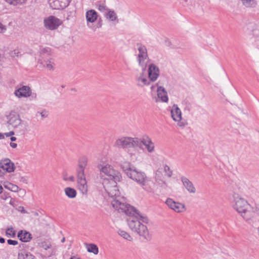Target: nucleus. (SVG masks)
I'll return each instance as SVG.
<instances>
[{"label": "nucleus", "instance_id": "1", "mask_svg": "<svg viewBox=\"0 0 259 259\" xmlns=\"http://www.w3.org/2000/svg\"><path fill=\"white\" fill-rule=\"evenodd\" d=\"M140 221L145 224L149 222L148 218L146 216L141 215L138 211L137 214H132L126 219L127 225L133 232L145 239L149 240L150 236L147 227L142 224Z\"/></svg>", "mask_w": 259, "mask_h": 259}, {"label": "nucleus", "instance_id": "2", "mask_svg": "<svg viewBox=\"0 0 259 259\" xmlns=\"http://www.w3.org/2000/svg\"><path fill=\"white\" fill-rule=\"evenodd\" d=\"M125 170L127 176L137 182L144 190L148 192H153V182L144 172L131 167H127Z\"/></svg>", "mask_w": 259, "mask_h": 259}, {"label": "nucleus", "instance_id": "3", "mask_svg": "<svg viewBox=\"0 0 259 259\" xmlns=\"http://www.w3.org/2000/svg\"><path fill=\"white\" fill-rule=\"evenodd\" d=\"M87 158H81L78 161L76 168V176L78 188L82 194H86L88 192L87 182L84 174V169L87 165Z\"/></svg>", "mask_w": 259, "mask_h": 259}, {"label": "nucleus", "instance_id": "4", "mask_svg": "<svg viewBox=\"0 0 259 259\" xmlns=\"http://www.w3.org/2000/svg\"><path fill=\"white\" fill-rule=\"evenodd\" d=\"M234 201L233 208L241 214L246 221L250 220L253 215V212L248 209L250 206L248 202L239 196H234Z\"/></svg>", "mask_w": 259, "mask_h": 259}, {"label": "nucleus", "instance_id": "5", "mask_svg": "<svg viewBox=\"0 0 259 259\" xmlns=\"http://www.w3.org/2000/svg\"><path fill=\"white\" fill-rule=\"evenodd\" d=\"M7 123L11 125L15 129L16 132L20 135H24L26 131V125L22 122L19 115L15 111H11L7 116Z\"/></svg>", "mask_w": 259, "mask_h": 259}, {"label": "nucleus", "instance_id": "6", "mask_svg": "<svg viewBox=\"0 0 259 259\" xmlns=\"http://www.w3.org/2000/svg\"><path fill=\"white\" fill-rule=\"evenodd\" d=\"M137 138L130 137H122L116 140L114 146L118 149H126L130 148H136L138 145Z\"/></svg>", "mask_w": 259, "mask_h": 259}, {"label": "nucleus", "instance_id": "7", "mask_svg": "<svg viewBox=\"0 0 259 259\" xmlns=\"http://www.w3.org/2000/svg\"><path fill=\"white\" fill-rule=\"evenodd\" d=\"M99 168L101 172V175L104 174L107 177V178H102L103 181L105 179L108 180L109 181H112L113 179H114L115 181H121L122 179L120 173L114 170L110 165H100Z\"/></svg>", "mask_w": 259, "mask_h": 259}, {"label": "nucleus", "instance_id": "8", "mask_svg": "<svg viewBox=\"0 0 259 259\" xmlns=\"http://www.w3.org/2000/svg\"><path fill=\"white\" fill-rule=\"evenodd\" d=\"M112 205L114 208L118 211L120 210L122 212H124L128 217L132 214H137L138 210L134 207L128 204L122 203L116 198L112 201Z\"/></svg>", "mask_w": 259, "mask_h": 259}, {"label": "nucleus", "instance_id": "9", "mask_svg": "<svg viewBox=\"0 0 259 259\" xmlns=\"http://www.w3.org/2000/svg\"><path fill=\"white\" fill-rule=\"evenodd\" d=\"M120 181H115L114 179L110 181L106 179L103 181L102 184L103 187L109 196L111 197H116L119 196L120 193L117 187V182Z\"/></svg>", "mask_w": 259, "mask_h": 259}, {"label": "nucleus", "instance_id": "10", "mask_svg": "<svg viewBox=\"0 0 259 259\" xmlns=\"http://www.w3.org/2000/svg\"><path fill=\"white\" fill-rule=\"evenodd\" d=\"M44 22L45 28L51 30L57 29L62 23L60 19L54 16H50L45 18Z\"/></svg>", "mask_w": 259, "mask_h": 259}, {"label": "nucleus", "instance_id": "11", "mask_svg": "<svg viewBox=\"0 0 259 259\" xmlns=\"http://www.w3.org/2000/svg\"><path fill=\"white\" fill-rule=\"evenodd\" d=\"M137 140L139 142V144L138 145H136V147L142 148V145H143L145 146V148L148 152L152 153L154 151V144L149 136H144L141 139L137 138Z\"/></svg>", "mask_w": 259, "mask_h": 259}, {"label": "nucleus", "instance_id": "12", "mask_svg": "<svg viewBox=\"0 0 259 259\" xmlns=\"http://www.w3.org/2000/svg\"><path fill=\"white\" fill-rule=\"evenodd\" d=\"M165 203L169 208L177 212H183L186 209L184 204L176 202L170 198H168L166 200Z\"/></svg>", "mask_w": 259, "mask_h": 259}, {"label": "nucleus", "instance_id": "13", "mask_svg": "<svg viewBox=\"0 0 259 259\" xmlns=\"http://www.w3.org/2000/svg\"><path fill=\"white\" fill-rule=\"evenodd\" d=\"M138 50L139 54L138 55V61L140 65H147L146 60L148 59L147 51L146 47L141 44H138Z\"/></svg>", "mask_w": 259, "mask_h": 259}, {"label": "nucleus", "instance_id": "14", "mask_svg": "<svg viewBox=\"0 0 259 259\" xmlns=\"http://www.w3.org/2000/svg\"><path fill=\"white\" fill-rule=\"evenodd\" d=\"M71 0H48L50 7L53 9H64L68 7Z\"/></svg>", "mask_w": 259, "mask_h": 259}, {"label": "nucleus", "instance_id": "15", "mask_svg": "<svg viewBox=\"0 0 259 259\" xmlns=\"http://www.w3.org/2000/svg\"><path fill=\"white\" fill-rule=\"evenodd\" d=\"M146 71V67L142 69V71L139 74L136 76V80L137 82V85L142 88L145 85H149L150 81L147 78Z\"/></svg>", "mask_w": 259, "mask_h": 259}, {"label": "nucleus", "instance_id": "16", "mask_svg": "<svg viewBox=\"0 0 259 259\" xmlns=\"http://www.w3.org/2000/svg\"><path fill=\"white\" fill-rule=\"evenodd\" d=\"M0 167L8 172H12L15 170V166L9 158L0 160Z\"/></svg>", "mask_w": 259, "mask_h": 259}, {"label": "nucleus", "instance_id": "17", "mask_svg": "<svg viewBox=\"0 0 259 259\" xmlns=\"http://www.w3.org/2000/svg\"><path fill=\"white\" fill-rule=\"evenodd\" d=\"M98 17V13L95 10L91 9L87 11L85 13L87 26L91 28V24L97 20Z\"/></svg>", "mask_w": 259, "mask_h": 259}, {"label": "nucleus", "instance_id": "18", "mask_svg": "<svg viewBox=\"0 0 259 259\" xmlns=\"http://www.w3.org/2000/svg\"><path fill=\"white\" fill-rule=\"evenodd\" d=\"M148 77L150 81H155L159 75V69L157 66H148Z\"/></svg>", "mask_w": 259, "mask_h": 259}, {"label": "nucleus", "instance_id": "19", "mask_svg": "<svg viewBox=\"0 0 259 259\" xmlns=\"http://www.w3.org/2000/svg\"><path fill=\"white\" fill-rule=\"evenodd\" d=\"M16 96L21 97H28L31 95L30 88L28 86H23L16 90L14 93Z\"/></svg>", "mask_w": 259, "mask_h": 259}, {"label": "nucleus", "instance_id": "20", "mask_svg": "<svg viewBox=\"0 0 259 259\" xmlns=\"http://www.w3.org/2000/svg\"><path fill=\"white\" fill-rule=\"evenodd\" d=\"M171 116L175 121L182 120V112L177 104H174L170 111Z\"/></svg>", "mask_w": 259, "mask_h": 259}, {"label": "nucleus", "instance_id": "21", "mask_svg": "<svg viewBox=\"0 0 259 259\" xmlns=\"http://www.w3.org/2000/svg\"><path fill=\"white\" fill-rule=\"evenodd\" d=\"M181 180L183 186L189 193H195L196 192V189L194 185L187 178L183 176Z\"/></svg>", "mask_w": 259, "mask_h": 259}, {"label": "nucleus", "instance_id": "22", "mask_svg": "<svg viewBox=\"0 0 259 259\" xmlns=\"http://www.w3.org/2000/svg\"><path fill=\"white\" fill-rule=\"evenodd\" d=\"M158 98L162 102L167 103L168 100L167 93L165 89L161 86H158L157 89Z\"/></svg>", "mask_w": 259, "mask_h": 259}, {"label": "nucleus", "instance_id": "23", "mask_svg": "<svg viewBox=\"0 0 259 259\" xmlns=\"http://www.w3.org/2000/svg\"><path fill=\"white\" fill-rule=\"evenodd\" d=\"M17 237L21 241L24 242H29L32 238L31 234L25 230L19 231Z\"/></svg>", "mask_w": 259, "mask_h": 259}, {"label": "nucleus", "instance_id": "24", "mask_svg": "<svg viewBox=\"0 0 259 259\" xmlns=\"http://www.w3.org/2000/svg\"><path fill=\"white\" fill-rule=\"evenodd\" d=\"M18 259H35V257L30 252L22 250L18 253Z\"/></svg>", "mask_w": 259, "mask_h": 259}, {"label": "nucleus", "instance_id": "25", "mask_svg": "<svg viewBox=\"0 0 259 259\" xmlns=\"http://www.w3.org/2000/svg\"><path fill=\"white\" fill-rule=\"evenodd\" d=\"M66 195L69 198H74L76 197V191L71 187H67L64 189Z\"/></svg>", "mask_w": 259, "mask_h": 259}, {"label": "nucleus", "instance_id": "26", "mask_svg": "<svg viewBox=\"0 0 259 259\" xmlns=\"http://www.w3.org/2000/svg\"><path fill=\"white\" fill-rule=\"evenodd\" d=\"M96 7L98 10L102 12H104L107 10L105 5V0H100L96 2Z\"/></svg>", "mask_w": 259, "mask_h": 259}, {"label": "nucleus", "instance_id": "27", "mask_svg": "<svg viewBox=\"0 0 259 259\" xmlns=\"http://www.w3.org/2000/svg\"><path fill=\"white\" fill-rule=\"evenodd\" d=\"M107 12L106 14L105 17L107 19H109L111 21H118L117 16L115 12L113 10L107 9Z\"/></svg>", "mask_w": 259, "mask_h": 259}, {"label": "nucleus", "instance_id": "28", "mask_svg": "<svg viewBox=\"0 0 259 259\" xmlns=\"http://www.w3.org/2000/svg\"><path fill=\"white\" fill-rule=\"evenodd\" d=\"M88 251L97 254L99 252L98 246L95 244H89L87 246Z\"/></svg>", "mask_w": 259, "mask_h": 259}, {"label": "nucleus", "instance_id": "29", "mask_svg": "<svg viewBox=\"0 0 259 259\" xmlns=\"http://www.w3.org/2000/svg\"><path fill=\"white\" fill-rule=\"evenodd\" d=\"M7 3L10 5L16 6L24 3L26 0H4Z\"/></svg>", "mask_w": 259, "mask_h": 259}, {"label": "nucleus", "instance_id": "30", "mask_svg": "<svg viewBox=\"0 0 259 259\" xmlns=\"http://www.w3.org/2000/svg\"><path fill=\"white\" fill-rule=\"evenodd\" d=\"M5 188L14 192H18L20 189L18 186L9 183L8 185H5Z\"/></svg>", "mask_w": 259, "mask_h": 259}, {"label": "nucleus", "instance_id": "31", "mask_svg": "<svg viewBox=\"0 0 259 259\" xmlns=\"http://www.w3.org/2000/svg\"><path fill=\"white\" fill-rule=\"evenodd\" d=\"M243 5L246 7H253L255 5V0H241Z\"/></svg>", "mask_w": 259, "mask_h": 259}, {"label": "nucleus", "instance_id": "32", "mask_svg": "<svg viewBox=\"0 0 259 259\" xmlns=\"http://www.w3.org/2000/svg\"><path fill=\"white\" fill-rule=\"evenodd\" d=\"M118 234L124 239H126L128 241H131L133 239L132 237L130 235V234L124 231L119 230Z\"/></svg>", "mask_w": 259, "mask_h": 259}, {"label": "nucleus", "instance_id": "33", "mask_svg": "<svg viewBox=\"0 0 259 259\" xmlns=\"http://www.w3.org/2000/svg\"><path fill=\"white\" fill-rule=\"evenodd\" d=\"M40 247L43 248L45 250H47L51 247V244L50 242L47 241H43L39 244Z\"/></svg>", "mask_w": 259, "mask_h": 259}, {"label": "nucleus", "instance_id": "34", "mask_svg": "<svg viewBox=\"0 0 259 259\" xmlns=\"http://www.w3.org/2000/svg\"><path fill=\"white\" fill-rule=\"evenodd\" d=\"M21 52H20V50L18 49H15L10 53V55L12 58H15V57H18L19 55H21Z\"/></svg>", "mask_w": 259, "mask_h": 259}, {"label": "nucleus", "instance_id": "35", "mask_svg": "<svg viewBox=\"0 0 259 259\" xmlns=\"http://www.w3.org/2000/svg\"><path fill=\"white\" fill-rule=\"evenodd\" d=\"M164 171L166 174V175L168 177L170 178L171 177L172 175V171L170 169V167L167 165H165L164 166Z\"/></svg>", "mask_w": 259, "mask_h": 259}, {"label": "nucleus", "instance_id": "36", "mask_svg": "<svg viewBox=\"0 0 259 259\" xmlns=\"http://www.w3.org/2000/svg\"><path fill=\"white\" fill-rule=\"evenodd\" d=\"M51 49L49 47H46L41 48L40 49V53L41 54H50L51 53Z\"/></svg>", "mask_w": 259, "mask_h": 259}, {"label": "nucleus", "instance_id": "37", "mask_svg": "<svg viewBox=\"0 0 259 259\" xmlns=\"http://www.w3.org/2000/svg\"><path fill=\"white\" fill-rule=\"evenodd\" d=\"M6 234L8 235H10L11 237H15V232L14 231H13V229L12 228H8L6 230Z\"/></svg>", "mask_w": 259, "mask_h": 259}, {"label": "nucleus", "instance_id": "38", "mask_svg": "<svg viewBox=\"0 0 259 259\" xmlns=\"http://www.w3.org/2000/svg\"><path fill=\"white\" fill-rule=\"evenodd\" d=\"M165 45L167 46V47H169L172 49H177L178 48L177 47H176V46L172 45L171 42V41L170 40H169L168 39H166L165 40Z\"/></svg>", "mask_w": 259, "mask_h": 259}, {"label": "nucleus", "instance_id": "39", "mask_svg": "<svg viewBox=\"0 0 259 259\" xmlns=\"http://www.w3.org/2000/svg\"><path fill=\"white\" fill-rule=\"evenodd\" d=\"M7 30L6 26L4 25L1 22H0V33H4Z\"/></svg>", "mask_w": 259, "mask_h": 259}, {"label": "nucleus", "instance_id": "40", "mask_svg": "<svg viewBox=\"0 0 259 259\" xmlns=\"http://www.w3.org/2000/svg\"><path fill=\"white\" fill-rule=\"evenodd\" d=\"M178 125L180 127H184L187 125V122L186 121H178Z\"/></svg>", "mask_w": 259, "mask_h": 259}, {"label": "nucleus", "instance_id": "41", "mask_svg": "<svg viewBox=\"0 0 259 259\" xmlns=\"http://www.w3.org/2000/svg\"><path fill=\"white\" fill-rule=\"evenodd\" d=\"M7 242L9 245H16L18 244V242L17 241L11 240V239H8L7 240Z\"/></svg>", "mask_w": 259, "mask_h": 259}, {"label": "nucleus", "instance_id": "42", "mask_svg": "<svg viewBox=\"0 0 259 259\" xmlns=\"http://www.w3.org/2000/svg\"><path fill=\"white\" fill-rule=\"evenodd\" d=\"M10 197V196L9 195V193L7 192H4L2 195H1V198L3 200H6L8 198Z\"/></svg>", "mask_w": 259, "mask_h": 259}, {"label": "nucleus", "instance_id": "43", "mask_svg": "<svg viewBox=\"0 0 259 259\" xmlns=\"http://www.w3.org/2000/svg\"><path fill=\"white\" fill-rule=\"evenodd\" d=\"M42 118H46L48 116L47 112L46 111H43L42 112H38Z\"/></svg>", "mask_w": 259, "mask_h": 259}, {"label": "nucleus", "instance_id": "44", "mask_svg": "<svg viewBox=\"0 0 259 259\" xmlns=\"http://www.w3.org/2000/svg\"><path fill=\"white\" fill-rule=\"evenodd\" d=\"M20 182L24 183V184H27L28 183V180L27 179L26 177H22L20 178Z\"/></svg>", "mask_w": 259, "mask_h": 259}, {"label": "nucleus", "instance_id": "45", "mask_svg": "<svg viewBox=\"0 0 259 259\" xmlns=\"http://www.w3.org/2000/svg\"><path fill=\"white\" fill-rule=\"evenodd\" d=\"M10 146L13 148H15L17 147V145L16 143H12V142H11L10 144Z\"/></svg>", "mask_w": 259, "mask_h": 259}, {"label": "nucleus", "instance_id": "46", "mask_svg": "<svg viewBox=\"0 0 259 259\" xmlns=\"http://www.w3.org/2000/svg\"><path fill=\"white\" fill-rule=\"evenodd\" d=\"M68 180L71 182H74L75 181V178L73 176H70L68 178Z\"/></svg>", "mask_w": 259, "mask_h": 259}, {"label": "nucleus", "instance_id": "47", "mask_svg": "<svg viewBox=\"0 0 259 259\" xmlns=\"http://www.w3.org/2000/svg\"><path fill=\"white\" fill-rule=\"evenodd\" d=\"M48 68V69L49 70H53L54 69L53 66H46Z\"/></svg>", "mask_w": 259, "mask_h": 259}, {"label": "nucleus", "instance_id": "48", "mask_svg": "<svg viewBox=\"0 0 259 259\" xmlns=\"http://www.w3.org/2000/svg\"><path fill=\"white\" fill-rule=\"evenodd\" d=\"M5 242V239L0 237V243H4Z\"/></svg>", "mask_w": 259, "mask_h": 259}, {"label": "nucleus", "instance_id": "49", "mask_svg": "<svg viewBox=\"0 0 259 259\" xmlns=\"http://www.w3.org/2000/svg\"><path fill=\"white\" fill-rule=\"evenodd\" d=\"M127 152L131 157L134 155V154L131 152V150L130 149H128Z\"/></svg>", "mask_w": 259, "mask_h": 259}, {"label": "nucleus", "instance_id": "50", "mask_svg": "<svg viewBox=\"0 0 259 259\" xmlns=\"http://www.w3.org/2000/svg\"><path fill=\"white\" fill-rule=\"evenodd\" d=\"M10 139H11V141L13 142V141H15L16 140V138L15 137H11Z\"/></svg>", "mask_w": 259, "mask_h": 259}, {"label": "nucleus", "instance_id": "51", "mask_svg": "<svg viewBox=\"0 0 259 259\" xmlns=\"http://www.w3.org/2000/svg\"><path fill=\"white\" fill-rule=\"evenodd\" d=\"M4 139V135L0 133V140Z\"/></svg>", "mask_w": 259, "mask_h": 259}, {"label": "nucleus", "instance_id": "52", "mask_svg": "<svg viewBox=\"0 0 259 259\" xmlns=\"http://www.w3.org/2000/svg\"><path fill=\"white\" fill-rule=\"evenodd\" d=\"M9 134L10 136L14 135V132L13 131H11V132H9Z\"/></svg>", "mask_w": 259, "mask_h": 259}, {"label": "nucleus", "instance_id": "53", "mask_svg": "<svg viewBox=\"0 0 259 259\" xmlns=\"http://www.w3.org/2000/svg\"><path fill=\"white\" fill-rule=\"evenodd\" d=\"M3 188L1 185H0V193H2L3 192Z\"/></svg>", "mask_w": 259, "mask_h": 259}, {"label": "nucleus", "instance_id": "54", "mask_svg": "<svg viewBox=\"0 0 259 259\" xmlns=\"http://www.w3.org/2000/svg\"><path fill=\"white\" fill-rule=\"evenodd\" d=\"M4 173L0 170V177H3Z\"/></svg>", "mask_w": 259, "mask_h": 259}, {"label": "nucleus", "instance_id": "55", "mask_svg": "<svg viewBox=\"0 0 259 259\" xmlns=\"http://www.w3.org/2000/svg\"><path fill=\"white\" fill-rule=\"evenodd\" d=\"M65 238L64 237V238H63L62 239V240H61V242H62V243H64V242H65Z\"/></svg>", "mask_w": 259, "mask_h": 259}, {"label": "nucleus", "instance_id": "56", "mask_svg": "<svg viewBox=\"0 0 259 259\" xmlns=\"http://www.w3.org/2000/svg\"><path fill=\"white\" fill-rule=\"evenodd\" d=\"M5 135L7 137H10V135H9V133H5Z\"/></svg>", "mask_w": 259, "mask_h": 259}, {"label": "nucleus", "instance_id": "57", "mask_svg": "<svg viewBox=\"0 0 259 259\" xmlns=\"http://www.w3.org/2000/svg\"><path fill=\"white\" fill-rule=\"evenodd\" d=\"M64 179V180H65V181H67V180H68V179H67V178H66V177L64 178V179Z\"/></svg>", "mask_w": 259, "mask_h": 259}, {"label": "nucleus", "instance_id": "58", "mask_svg": "<svg viewBox=\"0 0 259 259\" xmlns=\"http://www.w3.org/2000/svg\"><path fill=\"white\" fill-rule=\"evenodd\" d=\"M10 204L12 205H13V202H12L11 201H10Z\"/></svg>", "mask_w": 259, "mask_h": 259}, {"label": "nucleus", "instance_id": "59", "mask_svg": "<svg viewBox=\"0 0 259 259\" xmlns=\"http://www.w3.org/2000/svg\"><path fill=\"white\" fill-rule=\"evenodd\" d=\"M101 26V25H99V26H98V27H100Z\"/></svg>", "mask_w": 259, "mask_h": 259}, {"label": "nucleus", "instance_id": "60", "mask_svg": "<svg viewBox=\"0 0 259 259\" xmlns=\"http://www.w3.org/2000/svg\"><path fill=\"white\" fill-rule=\"evenodd\" d=\"M251 219H252V218H251ZM250 220H251V219H250ZM251 221V220H249V221H248V222H249V223H250V222H249V221Z\"/></svg>", "mask_w": 259, "mask_h": 259}, {"label": "nucleus", "instance_id": "61", "mask_svg": "<svg viewBox=\"0 0 259 259\" xmlns=\"http://www.w3.org/2000/svg\"><path fill=\"white\" fill-rule=\"evenodd\" d=\"M46 65H50V64H49V63H47V64H46Z\"/></svg>", "mask_w": 259, "mask_h": 259}, {"label": "nucleus", "instance_id": "62", "mask_svg": "<svg viewBox=\"0 0 259 259\" xmlns=\"http://www.w3.org/2000/svg\"><path fill=\"white\" fill-rule=\"evenodd\" d=\"M258 133H259V131H258Z\"/></svg>", "mask_w": 259, "mask_h": 259}]
</instances>
